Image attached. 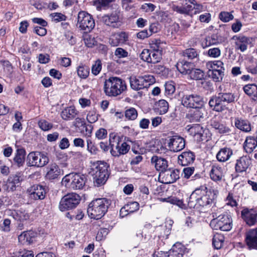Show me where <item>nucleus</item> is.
<instances>
[{"label":"nucleus","instance_id":"obj_64","mask_svg":"<svg viewBox=\"0 0 257 257\" xmlns=\"http://www.w3.org/2000/svg\"><path fill=\"white\" fill-rule=\"evenodd\" d=\"M16 257H34V254L31 250L24 249L17 252Z\"/></svg>","mask_w":257,"mask_h":257},{"label":"nucleus","instance_id":"obj_48","mask_svg":"<svg viewBox=\"0 0 257 257\" xmlns=\"http://www.w3.org/2000/svg\"><path fill=\"white\" fill-rule=\"evenodd\" d=\"M195 0H184L182 3L184 6V10H186L185 15H193V5Z\"/></svg>","mask_w":257,"mask_h":257},{"label":"nucleus","instance_id":"obj_58","mask_svg":"<svg viewBox=\"0 0 257 257\" xmlns=\"http://www.w3.org/2000/svg\"><path fill=\"white\" fill-rule=\"evenodd\" d=\"M163 44V42L160 40L154 39L152 41L151 47L152 48L153 51H159L162 52V48L161 45Z\"/></svg>","mask_w":257,"mask_h":257},{"label":"nucleus","instance_id":"obj_46","mask_svg":"<svg viewBox=\"0 0 257 257\" xmlns=\"http://www.w3.org/2000/svg\"><path fill=\"white\" fill-rule=\"evenodd\" d=\"M157 105L160 114H164L168 110V102L164 99H161L159 100L157 102Z\"/></svg>","mask_w":257,"mask_h":257},{"label":"nucleus","instance_id":"obj_28","mask_svg":"<svg viewBox=\"0 0 257 257\" xmlns=\"http://www.w3.org/2000/svg\"><path fill=\"white\" fill-rule=\"evenodd\" d=\"M210 176L213 181L216 182H220L224 176L223 168L218 165L212 166L210 172Z\"/></svg>","mask_w":257,"mask_h":257},{"label":"nucleus","instance_id":"obj_11","mask_svg":"<svg viewBox=\"0 0 257 257\" xmlns=\"http://www.w3.org/2000/svg\"><path fill=\"white\" fill-rule=\"evenodd\" d=\"M77 25L81 30L88 33L94 28L95 23L90 15L85 12L81 11L78 15Z\"/></svg>","mask_w":257,"mask_h":257},{"label":"nucleus","instance_id":"obj_62","mask_svg":"<svg viewBox=\"0 0 257 257\" xmlns=\"http://www.w3.org/2000/svg\"><path fill=\"white\" fill-rule=\"evenodd\" d=\"M98 119L97 114L96 113V112L93 110L91 111H89L87 115V121L91 123H94Z\"/></svg>","mask_w":257,"mask_h":257},{"label":"nucleus","instance_id":"obj_23","mask_svg":"<svg viewBox=\"0 0 257 257\" xmlns=\"http://www.w3.org/2000/svg\"><path fill=\"white\" fill-rule=\"evenodd\" d=\"M245 240L249 248H257V229L248 231L246 235Z\"/></svg>","mask_w":257,"mask_h":257},{"label":"nucleus","instance_id":"obj_52","mask_svg":"<svg viewBox=\"0 0 257 257\" xmlns=\"http://www.w3.org/2000/svg\"><path fill=\"white\" fill-rule=\"evenodd\" d=\"M224 242V237L221 234H216L214 236L212 239V244L216 249L220 248Z\"/></svg>","mask_w":257,"mask_h":257},{"label":"nucleus","instance_id":"obj_34","mask_svg":"<svg viewBox=\"0 0 257 257\" xmlns=\"http://www.w3.org/2000/svg\"><path fill=\"white\" fill-rule=\"evenodd\" d=\"M235 125L239 130L244 132H249L251 130V126L249 121L241 118L235 119Z\"/></svg>","mask_w":257,"mask_h":257},{"label":"nucleus","instance_id":"obj_57","mask_svg":"<svg viewBox=\"0 0 257 257\" xmlns=\"http://www.w3.org/2000/svg\"><path fill=\"white\" fill-rule=\"evenodd\" d=\"M50 17L52 19V21L56 23L65 21L66 18L64 15L60 13H52L50 14Z\"/></svg>","mask_w":257,"mask_h":257},{"label":"nucleus","instance_id":"obj_26","mask_svg":"<svg viewBox=\"0 0 257 257\" xmlns=\"http://www.w3.org/2000/svg\"><path fill=\"white\" fill-rule=\"evenodd\" d=\"M151 162L155 166L156 170L160 172L165 171L168 169V162L164 158L153 156L151 159Z\"/></svg>","mask_w":257,"mask_h":257},{"label":"nucleus","instance_id":"obj_12","mask_svg":"<svg viewBox=\"0 0 257 257\" xmlns=\"http://www.w3.org/2000/svg\"><path fill=\"white\" fill-rule=\"evenodd\" d=\"M182 104L186 107L196 108L204 105L203 99L196 94H186L182 98Z\"/></svg>","mask_w":257,"mask_h":257},{"label":"nucleus","instance_id":"obj_51","mask_svg":"<svg viewBox=\"0 0 257 257\" xmlns=\"http://www.w3.org/2000/svg\"><path fill=\"white\" fill-rule=\"evenodd\" d=\"M150 62L151 63L156 64L160 62L162 59V54L159 51H150Z\"/></svg>","mask_w":257,"mask_h":257},{"label":"nucleus","instance_id":"obj_4","mask_svg":"<svg viewBox=\"0 0 257 257\" xmlns=\"http://www.w3.org/2000/svg\"><path fill=\"white\" fill-rule=\"evenodd\" d=\"M127 88L125 81L117 77H110L104 83V91L108 96H117Z\"/></svg>","mask_w":257,"mask_h":257},{"label":"nucleus","instance_id":"obj_20","mask_svg":"<svg viewBox=\"0 0 257 257\" xmlns=\"http://www.w3.org/2000/svg\"><path fill=\"white\" fill-rule=\"evenodd\" d=\"M23 180V176L21 173L11 175L7 181V185L10 190L13 191L16 190L17 187L20 185L21 182Z\"/></svg>","mask_w":257,"mask_h":257},{"label":"nucleus","instance_id":"obj_17","mask_svg":"<svg viewBox=\"0 0 257 257\" xmlns=\"http://www.w3.org/2000/svg\"><path fill=\"white\" fill-rule=\"evenodd\" d=\"M31 199L34 200H42L45 198L46 191L42 185H34L27 190Z\"/></svg>","mask_w":257,"mask_h":257},{"label":"nucleus","instance_id":"obj_44","mask_svg":"<svg viewBox=\"0 0 257 257\" xmlns=\"http://www.w3.org/2000/svg\"><path fill=\"white\" fill-rule=\"evenodd\" d=\"M223 63L221 61H209L206 64V67L209 71L218 69L224 70V69L223 68Z\"/></svg>","mask_w":257,"mask_h":257},{"label":"nucleus","instance_id":"obj_10","mask_svg":"<svg viewBox=\"0 0 257 257\" xmlns=\"http://www.w3.org/2000/svg\"><path fill=\"white\" fill-rule=\"evenodd\" d=\"M232 220L229 215L222 214L212 219L210 225L215 230L229 231L232 228Z\"/></svg>","mask_w":257,"mask_h":257},{"label":"nucleus","instance_id":"obj_16","mask_svg":"<svg viewBox=\"0 0 257 257\" xmlns=\"http://www.w3.org/2000/svg\"><path fill=\"white\" fill-rule=\"evenodd\" d=\"M168 146L171 151L179 152L185 148V141L182 137L174 136L169 139Z\"/></svg>","mask_w":257,"mask_h":257},{"label":"nucleus","instance_id":"obj_38","mask_svg":"<svg viewBox=\"0 0 257 257\" xmlns=\"http://www.w3.org/2000/svg\"><path fill=\"white\" fill-rule=\"evenodd\" d=\"M26 151L23 149H19L17 151L15 157L14 158L15 163L18 167L22 166L24 163Z\"/></svg>","mask_w":257,"mask_h":257},{"label":"nucleus","instance_id":"obj_9","mask_svg":"<svg viewBox=\"0 0 257 257\" xmlns=\"http://www.w3.org/2000/svg\"><path fill=\"white\" fill-rule=\"evenodd\" d=\"M80 199V196L76 193L67 194L61 198L59 208L61 211L72 209L77 206Z\"/></svg>","mask_w":257,"mask_h":257},{"label":"nucleus","instance_id":"obj_13","mask_svg":"<svg viewBox=\"0 0 257 257\" xmlns=\"http://www.w3.org/2000/svg\"><path fill=\"white\" fill-rule=\"evenodd\" d=\"M180 177V171L178 169H167L165 171L160 172L159 178L164 184H170L175 182Z\"/></svg>","mask_w":257,"mask_h":257},{"label":"nucleus","instance_id":"obj_19","mask_svg":"<svg viewBox=\"0 0 257 257\" xmlns=\"http://www.w3.org/2000/svg\"><path fill=\"white\" fill-rule=\"evenodd\" d=\"M123 137L118 135L116 133H111L109 134V144L111 148V153L114 156H117L116 149L118 148V146L122 142Z\"/></svg>","mask_w":257,"mask_h":257},{"label":"nucleus","instance_id":"obj_41","mask_svg":"<svg viewBox=\"0 0 257 257\" xmlns=\"http://www.w3.org/2000/svg\"><path fill=\"white\" fill-rule=\"evenodd\" d=\"M78 76L82 79H86L89 74V68L85 65L80 64L77 68Z\"/></svg>","mask_w":257,"mask_h":257},{"label":"nucleus","instance_id":"obj_8","mask_svg":"<svg viewBox=\"0 0 257 257\" xmlns=\"http://www.w3.org/2000/svg\"><path fill=\"white\" fill-rule=\"evenodd\" d=\"M49 161L47 154L44 152H32L27 156V165L30 167L41 168L46 165Z\"/></svg>","mask_w":257,"mask_h":257},{"label":"nucleus","instance_id":"obj_47","mask_svg":"<svg viewBox=\"0 0 257 257\" xmlns=\"http://www.w3.org/2000/svg\"><path fill=\"white\" fill-rule=\"evenodd\" d=\"M162 200L163 201H166L170 203L171 204L176 205L182 209L185 208V204L183 203L182 200L179 199L175 197L163 198Z\"/></svg>","mask_w":257,"mask_h":257},{"label":"nucleus","instance_id":"obj_36","mask_svg":"<svg viewBox=\"0 0 257 257\" xmlns=\"http://www.w3.org/2000/svg\"><path fill=\"white\" fill-rule=\"evenodd\" d=\"M244 92L251 99L257 101V86L254 84L245 85L243 88Z\"/></svg>","mask_w":257,"mask_h":257},{"label":"nucleus","instance_id":"obj_18","mask_svg":"<svg viewBox=\"0 0 257 257\" xmlns=\"http://www.w3.org/2000/svg\"><path fill=\"white\" fill-rule=\"evenodd\" d=\"M241 214L246 223L250 226L257 222V212L253 209L245 208L241 211Z\"/></svg>","mask_w":257,"mask_h":257},{"label":"nucleus","instance_id":"obj_14","mask_svg":"<svg viewBox=\"0 0 257 257\" xmlns=\"http://www.w3.org/2000/svg\"><path fill=\"white\" fill-rule=\"evenodd\" d=\"M7 212L8 215L12 216L15 220L20 222L18 224V227L21 230L24 228V222L30 217L29 214L25 210H9Z\"/></svg>","mask_w":257,"mask_h":257},{"label":"nucleus","instance_id":"obj_3","mask_svg":"<svg viewBox=\"0 0 257 257\" xmlns=\"http://www.w3.org/2000/svg\"><path fill=\"white\" fill-rule=\"evenodd\" d=\"M110 204V201L105 198L93 200L89 203L87 208L88 216L91 218L100 219L107 212Z\"/></svg>","mask_w":257,"mask_h":257},{"label":"nucleus","instance_id":"obj_27","mask_svg":"<svg viewBox=\"0 0 257 257\" xmlns=\"http://www.w3.org/2000/svg\"><path fill=\"white\" fill-rule=\"evenodd\" d=\"M127 40V34L123 32L117 33L112 35L109 39V42L112 46H117L120 43H123Z\"/></svg>","mask_w":257,"mask_h":257},{"label":"nucleus","instance_id":"obj_1","mask_svg":"<svg viewBox=\"0 0 257 257\" xmlns=\"http://www.w3.org/2000/svg\"><path fill=\"white\" fill-rule=\"evenodd\" d=\"M215 197L214 193L208 191L206 187L202 186L192 193L189 199L188 205L191 208H194L197 205L204 207L211 204Z\"/></svg>","mask_w":257,"mask_h":257},{"label":"nucleus","instance_id":"obj_24","mask_svg":"<svg viewBox=\"0 0 257 257\" xmlns=\"http://www.w3.org/2000/svg\"><path fill=\"white\" fill-rule=\"evenodd\" d=\"M195 155L190 151L183 152L178 156V162L182 166H187L193 163Z\"/></svg>","mask_w":257,"mask_h":257},{"label":"nucleus","instance_id":"obj_15","mask_svg":"<svg viewBox=\"0 0 257 257\" xmlns=\"http://www.w3.org/2000/svg\"><path fill=\"white\" fill-rule=\"evenodd\" d=\"M188 131L191 135L194 136L197 141H207V134L208 131L200 124L193 125L188 129Z\"/></svg>","mask_w":257,"mask_h":257},{"label":"nucleus","instance_id":"obj_40","mask_svg":"<svg viewBox=\"0 0 257 257\" xmlns=\"http://www.w3.org/2000/svg\"><path fill=\"white\" fill-rule=\"evenodd\" d=\"M211 125L213 128L217 130L218 133L220 134H226L229 132L230 130L228 127L225 126L223 124L219 123L215 120H212L211 121Z\"/></svg>","mask_w":257,"mask_h":257},{"label":"nucleus","instance_id":"obj_42","mask_svg":"<svg viewBox=\"0 0 257 257\" xmlns=\"http://www.w3.org/2000/svg\"><path fill=\"white\" fill-rule=\"evenodd\" d=\"M152 70L154 72L166 76L168 74L169 69L166 68L164 65L160 64H154L152 66Z\"/></svg>","mask_w":257,"mask_h":257},{"label":"nucleus","instance_id":"obj_31","mask_svg":"<svg viewBox=\"0 0 257 257\" xmlns=\"http://www.w3.org/2000/svg\"><path fill=\"white\" fill-rule=\"evenodd\" d=\"M78 114V111L74 106L66 107L61 112L62 118L65 120L74 119Z\"/></svg>","mask_w":257,"mask_h":257},{"label":"nucleus","instance_id":"obj_39","mask_svg":"<svg viewBox=\"0 0 257 257\" xmlns=\"http://www.w3.org/2000/svg\"><path fill=\"white\" fill-rule=\"evenodd\" d=\"M139 209V204L137 202H131L124 205L120 210V214H123V211H127L128 212L133 213Z\"/></svg>","mask_w":257,"mask_h":257},{"label":"nucleus","instance_id":"obj_7","mask_svg":"<svg viewBox=\"0 0 257 257\" xmlns=\"http://www.w3.org/2000/svg\"><path fill=\"white\" fill-rule=\"evenodd\" d=\"M155 82L153 75H144L142 76H131L130 77V83L132 89L139 90L149 87Z\"/></svg>","mask_w":257,"mask_h":257},{"label":"nucleus","instance_id":"obj_2","mask_svg":"<svg viewBox=\"0 0 257 257\" xmlns=\"http://www.w3.org/2000/svg\"><path fill=\"white\" fill-rule=\"evenodd\" d=\"M108 168L107 164L103 161L91 163L90 173L93 176L95 186L99 187L106 182L108 177Z\"/></svg>","mask_w":257,"mask_h":257},{"label":"nucleus","instance_id":"obj_29","mask_svg":"<svg viewBox=\"0 0 257 257\" xmlns=\"http://www.w3.org/2000/svg\"><path fill=\"white\" fill-rule=\"evenodd\" d=\"M233 155L232 150L228 148L221 149L216 155V159L220 162L227 161Z\"/></svg>","mask_w":257,"mask_h":257},{"label":"nucleus","instance_id":"obj_6","mask_svg":"<svg viewBox=\"0 0 257 257\" xmlns=\"http://www.w3.org/2000/svg\"><path fill=\"white\" fill-rule=\"evenodd\" d=\"M86 177L79 174H69L63 177L62 184L66 187L73 189H81L84 186Z\"/></svg>","mask_w":257,"mask_h":257},{"label":"nucleus","instance_id":"obj_49","mask_svg":"<svg viewBox=\"0 0 257 257\" xmlns=\"http://www.w3.org/2000/svg\"><path fill=\"white\" fill-rule=\"evenodd\" d=\"M138 111L134 107H130L125 110L124 112V116L125 118L130 120H134L138 117Z\"/></svg>","mask_w":257,"mask_h":257},{"label":"nucleus","instance_id":"obj_25","mask_svg":"<svg viewBox=\"0 0 257 257\" xmlns=\"http://www.w3.org/2000/svg\"><path fill=\"white\" fill-rule=\"evenodd\" d=\"M36 234V232L32 230L24 231L19 236V241L23 244H30L33 242Z\"/></svg>","mask_w":257,"mask_h":257},{"label":"nucleus","instance_id":"obj_37","mask_svg":"<svg viewBox=\"0 0 257 257\" xmlns=\"http://www.w3.org/2000/svg\"><path fill=\"white\" fill-rule=\"evenodd\" d=\"M257 146V140L253 137H247L243 148L247 153H251Z\"/></svg>","mask_w":257,"mask_h":257},{"label":"nucleus","instance_id":"obj_54","mask_svg":"<svg viewBox=\"0 0 257 257\" xmlns=\"http://www.w3.org/2000/svg\"><path fill=\"white\" fill-rule=\"evenodd\" d=\"M183 55L185 58L193 59L197 57L198 53L195 49L193 48H189L186 49L183 52Z\"/></svg>","mask_w":257,"mask_h":257},{"label":"nucleus","instance_id":"obj_32","mask_svg":"<svg viewBox=\"0 0 257 257\" xmlns=\"http://www.w3.org/2000/svg\"><path fill=\"white\" fill-rule=\"evenodd\" d=\"M205 113L204 105L194 108V110L190 113V120L192 121H199Z\"/></svg>","mask_w":257,"mask_h":257},{"label":"nucleus","instance_id":"obj_33","mask_svg":"<svg viewBox=\"0 0 257 257\" xmlns=\"http://www.w3.org/2000/svg\"><path fill=\"white\" fill-rule=\"evenodd\" d=\"M48 169V171L46 175V177L48 179H55L60 174V169L56 164H52L50 165Z\"/></svg>","mask_w":257,"mask_h":257},{"label":"nucleus","instance_id":"obj_56","mask_svg":"<svg viewBox=\"0 0 257 257\" xmlns=\"http://www.w3.org/2000/svg\"><path fill=\"white\" fill-rule=\"evenodd\" d=\"M102 68V64L100 60L97 59L91 67V72L94 75H97Z\"/></svg>","mask_w":257,"mask_h":257},{"label":"nucleus","instance_id":"obj_35","mask_svg":"<svg viewBox=\"0 0 257 257\" xmlns=\"http://www.w3.org/2000/svg\"><path fill=\"white\" fill-rule=\"evenodd\" d=\"M233 39L235 40L236 49H239L242 52L244 51L246 49L248 40L247 37L244 36H234Z\"/></svg>","mask_w":257,"mask_h":257},{"label":"nucleus","instance_id":"obj_63","mask_svg":"<svg viewBox=\"0 0 257 257\" xmlns=\"http://www.w3.org/2000/svg\"><path fill=\"white\" fill-rule=\"evenodd\" d=\"M114 55L118 58H125L128 56V52L121 48H117L114 52Z\"/></svg>","mask_w":257,"mask_h":257},{"label":"nucleus","instance_id":"obj_45","mask_svg":"<svg viewBox=\"0 0 257 257\" xmlns=\"http://www.w3.org/2000/svg\"><path fill=\"white\" fill-rule=\"evenodd\" d=\"M130 149V146L123 140L122 142L118 146V148L115 150L116 151V153L117 154L116 156L126 154Z\"/></svg>","mask_w":257,"mask_h":257},{"label":"nucleus","instance_id":"obj_53","mask_svg":"<svg viewBox=\"0 0 257 257\" xmlns=\"http://www.w3.org/2000/svg\"><path fill=\"white\" fill-rule=\"evenodd\" d=\"M189 76L191 79L196 80H201L204 78V72L200 69H194L193 68Z\"/></svg>","mask_w":257,"mask_h":257},{"label":"nucleus","instance_id":"obj_55","mask_svg":"<svg viewBox=\"0 0 257 257\" xmlns=\"http://www.w3.org/2000/svg\"><path fill=\"white\" fill-rule=\"evenodd\" d=\"M165 95L169 96L173 94L175 91V86L173 82H168L165 84Z\"/></svg>","mask_w":257,"mask_h":257},{"label":"nucleus","instance_id":"obj_30","mask_svg":"<svg viewBox=\"0 0 257 257\" xmlns=\"http://www.w3.org/2000/svg\"><path fill=\"white\" fill-rule=\"evenodd\" d=\"M193 64L187 61H179L176 64L178 70L183 74H190L193 68Z\"/></svg>","mask_w":257,"mask_h":257},{"label":"nucleus","instance_id":"obj_5","mask_svg":"<svg viewBox=\"0 0 257 257\" xmlns=\"http://www.w3.org/2000/svg\"><path fill=\"white\" fill-rule=\"evenodd\" d=\"M235 96L230 92H220L217 96L212 97L209 101V106L213 110L221 112L225 109V103H229L235 101Z\"/></svg>","mask_w":257,"mask_h":257},{"label":"nucleus","instance_id":"obj_61","mask_svg":"<svg viewBox=\"0 0 257 257\" xmlns=\"http://www.w3.org/2000/svg\"><path fill=\"white\" fill-rule=\"evenodd\" d=\"M219 18L224 22H228L233 19V16L228 12H222L219 14Z\"/></svg>","mask_w":257,"mask_h":257},{"label":"nucleus","instance_id":"obj_43","mask_svg":"<svg viewBox=\"0 0 257 257\" xmlns=\"http://www.w3.org/2000/svg\"><path fill=\"white\" fill-rule=\"evenodd\" d=\"M209 75L211 77L215 82L221 81L224 76V70L222 69L209 71Z\"/></svg>","mask_w":257,"mask_h":257},{"label":"nucleus","instance_id":"obj_60","mask_svg":"<svg viewBox=\"0 0 257 257\" xmlns=\"http://www.w3.org/2000/svg\"><path fill=\"white\" fill-rule=\"evenodd\" d=\"M11 220L8 218L5 219L2 224L0 225L2 231L5 232H9L11 230Z\"/></svg>","mask_w":257,"mask_h":257},{"label":"nucleus","instance_id":"obj_22","mask_svg":"<svg viewBox=\"0 0 257 257\" xmlns=\"http://www.w3.org/2000/svg\"><path fill=\"white\" fill-rule=\"evenodd\" d=\"M251 164V160L248 156H242L237 160L235 165V170L237 172L245 171Z\"/></svg>","mask_w":257,"mask_h":257},{"label":"nucleus","instance_id":"obj_21","mask_svg":"<svg viewBox=\"0 0 257 257\" xmlns=\"http://www.w3.org/2000/svg\"><path fill=\"white\" fill-rule=\"evenodd\" d=\"M102 22L107 26L113 28H117L120 25L119 16L116 12L112 13L110 15H105L102 18Z\"/></svg>","mask_w":257,"mask_h":257},{"label":"nucleus","instance_id":"obj_59","mask_svg":"<svg viewBox=\"0 0 257 257\" xmlns=\"http://www.w3.org/2000/svg\"><path fill=\"white\" fill-rule=\"evenodd\" d=\"M38 124L39 127L44 131H49L53 127V124L46 120H40Z\"/></svg>","mask_w":257,"mask_h":257},{"label":"nucleus","instance_id":"obj_50","mask_svg":"<svg viewBox=\"0 0 257 257\" xmlns=\"http://www.w3.org/2000/svg\"><path fill=\"white\" fill-rule=\"evenodd\" d=\"M168 256L169 257H183L182 249L177 245L175 244L172 248L169 251Z\"/></svg>","mask_w":257,"mask_h":257}]
</instances>
